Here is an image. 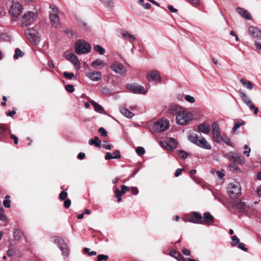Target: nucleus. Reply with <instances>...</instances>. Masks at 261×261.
<instances>
[{
  "label": "nucleus",
  "mask_w": 261,
  "mask_h": 261,
  "mask_svg": "<svg viewBox=\"0 0 261 261\" xmlns=\"http://www.w3.org/2000/svg\"><path fill=\"white\" fill-rule=\"evenodd\" d=\"M38 18L36 11H29L25 12L21 18L20 25L21 27L31 25L35 22Z\"/></svg>",
  "instance_id": "1"
},
{
  "label": "nucleus",
  "mask_w": 261,
  "mask_h": 261,
  "mask_svg": "<svg viewBox=\"0 0 261 261\" xmlns=\"http://www.w3.org/2000/svg\"><path fill=\"white\" fill-rule=\"evenodd\" d=\"M193 118V115L187 109L184 108L176 116V123L178 125H184L188 124Z\"/></svg>",
  "instance_id": "2"
},
{
  "label": "nucleus",
  "mask_w": 261,
  "mask_h": 261,
  "mask_svg": "<svg viewBox=\"0 0 261 261\" xmlns=\"http://www.w3.org/2000/svg\"><path fill=\"white\" fill-rule=\"evenodd\" d=\"M189 140L193 143L201 148L210 150L212 146L202 136H199L195 134H192L189 136Z\"/></svg>",
  "instance_id": "3"
},
{
  "label": "nucleus",
  "mask_w": 261,
  "mask_h": 261,
  "mask_svg": "<svg viewBox=\"0 0 261 261\" xmlns=\"http://www.w3.org/2000/svg\"><path fill=\"white\" fill-rule=\"evenodd\" d=\"M246 200L245 199L234 200L231 203L232 209L240 213L247 214L250 210V205L248 203V201H246Z\"/></svg>",
  "instance_id": "4"
},
{
  "label": "nucleus",
  "mask_w": 261,
  "mask_h": 261,
  "mask_svg": "<svg viewBox=\"0 0 261 261\" xmlns=\"http://www.w3.org/2000/svg\"><path fill=\"white\" fill-rule=\"evenodd\" d=\"M74 48L75 53L78 55L87 54L91 50L90 44L84 40H78Z\"/></svg>",
  "instance_id": "5"
},
{
  "label": "nucleus",
  "mask_w": 261,
  "mask_h": 261,
  "mask_svg": "<svg viewBox=\"0 0 261 261\" xmlns=\"http://www.w3.org/2000/svg\"><path fill=\"white\" fill-rule=\"evenodd\" d=\"M227 193L231 198L238 197L241 194V188L239 182L234 181L230 183L227 188Z\"/></svg>",
  "instance_id": "6"
},
{
  "label": "nucleus",
  "mask_w": 261,
  "mask_h": 261,
  "mask_svg": "<svg viewBox=\"0 0 261 261\" xmlns=\"http://www.w3.org/2000/svg\"><path fill=\"white\" fill-rule=\"evenodd\" d=\"M24 34L28 39L34 45H37L40 41V38L36 30L29 28L24 31Z\"/></svg>",
  "instance_id": "7"
},
{
  "label": "nucleus",
  "mask_w": 261,
  "mask_h": 261,
  "mask_svg": "<svg viewBox=\"0 0 261 261\" xmlns=\"http://www.w3.org/2000/svg\"><path fill=\"white\" fill-rule=\"evenodd\" d=\"M169 127V121L161 119L153 124L151 131L152 133H160L166 131L168 129Z\"/></svg>",
  "instance_id": "8"
},
{
  "label": "nucleus",
  "mask_w": 261,
  "mask_h": 261,
  "mask_svg": "<svg viewBox=\"0 0 261 261\" xmlns=\"http://www.w3.org/2000/svg\"><path fill=\"white\" fill-rule=\"evenodd\" d=\"M23 7L21 4L18 2H12L11 6L9 10L10 15L15 18H17L22 13Z\"/></svg>",
  "instance_id": "9"
},
{
  "label": "nucleus",
  "mask_w": 261,
  "mask_h": 261,
  "mask_svg": "<svg viewBox=\"0 0 261 261\" xmlns=\"http://www.w3.org/2000/svg\"><path fill=\"white\" fill-rule=\"evenodd\" d=\"M49 8L51 9V11L49 12V18L51 22L52 25L56 28L58 27L59 23V18L58 12V8L55 6L50 5Z\"/></svg>",
  "instance_id": "10"
},
{
  "label": "nucleus",
  "mask_w": 261,
  "mask_h": 261,
  "mask_svg": "<svg viewBox=\"0 0 261 261\" xmlns=\"http://www.w3.org/2000/svg\"><path fill=\"white\" fill-rule=\"evenodd\" d=\"M54 242L58 246L63 255L67 256L68 255L69 249L67 244L63 239L58 237H55Z\"/></svg>",
  "instance_id": "11"
},
{
  "label": "nucleus",
  "mask_w": 261,
  "mask_h": 261,
  "mask_svg": "<svg viewBox=\"0 0 261 261\" xmlns=\"http://www.w3.org/2000/svg\"><path fill=\"white\" fill-rule=\"evenodd\" d=\"M110 68L114 72L121 76L125 75L126 72V68L122 64L117 61L114 62L111 64Z\"/></svg>",
  "instance_id": "12"
},
{
  "label": "nucleus",
  "mask_w": 261,
  "mask_h": 261,
  "mask_svg": "<svg viewBox=\"0 0 261 261\" xmlns=\"http://www.w3.org/2000/svg\"><path fill=\"white\" fill-rule=\"evenodd\" d=\"M212 135L214 140L217 143H220L222 141V137L221 136L220 127L218 124L214 122L212 124Z\"/></svg>",
  "instance_id": "13"
},
{
  "label": "nucleus",
  "mask_w": 261,
  "mask_h": 261,
  "mask_svg": "<svg viewBox=\"0 0 261 261\" xmlns=\"http://www.w3.org/2000/svg\"><path fill=\"white\" fill-rule=\"evenodd\" d=\"M125 87L126 89L135 93L145 94L147 92L145 90L143 86L134 84H127L125 85Z\"/></svg>",
  "instance_id": "14"
},
{
  "label": "nucleus",
  "mask_w": 261,
  "mask_h": 261,
  "mask_svg": "<svg viewBox=\"0 0 261 261\" xmlns=\"http://www.w3.org/2000/svg\"><path fill=\"white\" fill-rule=\"evenodd\" d=\"M146 78L150 82H156L158 81L159 83H161L162 81V78L159 72L155 70L149 71L146 75Z\"/></svg>",
  "instance_id": "15"
},
{
  "label": "nucleus",
  "mask_w": 261,
  "mask_h": 261,
  "mask_svg": "<svg viewBox=\"0 0 261 261\" xmlns=\"http://www.w3.org/2000/svg\"><path fill=\"white\" fill-rule=\"evenodd\" d=\"M67 60H69L74 65L76 69H79L81 67L80 62L77 57L73 53L68 54L66 57Z\"/></svg>",
  "instance_id": "16"
},
{
  "label": "nucleus",
  "mask_w": 261,
  "mask_h": 261,
  "mask_svg": "<svg viewBox=\"0 0 261 261\" xmlns=\"http://www.w3.org/2000/svg\"><path fill=\"white\" fill-rule=\"evenodd\" d=\"M162 145L165 146L168 150H173L176 148L177 142L176 140L172 138H170L168 141L162 142Z\"/></svg>",
  "instance_id": "17"
},
{
  "label": "nucleus",
  "mask_w": 261,
  "mask_h": 261,
  "mask_svg": "<svg viewBox=\"0 0 261 261\" xmlns=\"http://www.w3.org/2000/svg\"><path fill=\"white\" fill-rule=\"evenodd\" d=\"M225 156L230 161L234 163H238L240 165H243L245 163L244 160L241 157V155L238 154L232 155L226 154Z\"/></svg>",
  "instance_id": "18"
},
{
  "label": "nucleus",
  "mask_w": 261,
  "mask_h": 261,
  "mask_svg": "<svg viewBox=\"0 0 261 261\" xmlns=\"http://www.w3.org/2000/svg\"><path fill=\"white\" fill-rule=\"evenodd\" d=\"M121 191H120L119 189L116 188L114 190L115 196L117 198L118 202H120L121 201V195L124 194L127 191H129V188L124 185L121 186Z\"/></svg>",
  "instance_id": "19"
},
{
  "label": "nucleus",
  "mask_w": 261,
  "mask_h": 261,
  "mask_svg": "<svg viewBox=\"0 0 261 261\" xmlns=\"http://www.w3.org/2000/svg\"><path fill=\"white\" fill-rule=\"evenodd\" d=\"M214 221V217L211 215L209 212H206L203 214V218H202V224L211 225L213 223Z\"/></svg>",
  "instance_id": "20"
},
{
  "label": "nucleus",
  "mask_w": 261,
  "mask_h": 261,
  "mask_svg": "<svg viewBox=\"0 0 261 261\" xmlns=\"http://www.w3.org/2000/svg\"><path fill=\"white\" fill-rule=\"evenodd\" d=\"M189 221L192 223L202 224V217L200 213L194 212L193 213V216L190 218Z\"/></svg>",
  "instance_id": "21"
},
{
  "label": "nucleus",
  "mask_w": 261,
  "mask_h": 261,
  "mask_svg": "<svg viewBox=\"0 0 261 261\" xmlns=\"http://www.w3.org/2000/svg\"><path fill=\"white\" fill-rule=\"evenodd\" d=\"M86 76L93 81H98L101 79V74L99 71H93L86 74Z\"/></svg>",
  "instance_id": "22"
},
{
  "label": "nucleus",
  "mask_w": 261,
  "mask_h": 261,
  "mask_svg": "<svg viewBox=\"0 0 261 261\" xmlns=\"http://www.w3.org/2000/svg\"><path fill=\"white\" fill-rule=\"evenodd\" d=\"M197 128L198 129V132L200 133H203L205 134H209L211 130L210 125L205 123H203L200 124L198 126Z\"/></svg>",
  "instance_id": "23"
},
{
  "label": "nucleus",
  "mask_w": 261,
  "mask_h": 261,
  "mask_svg": "<svg viewBox=\"0 0 261 261\" xmlns=\"http://www.w3.org/2000/svg\"><path fill=\"white\" fill-rule=\"evenodd\" d=\"M182 109L183 108L179 107L177 105L172 104L169 107L168 111L169 113L171 114H176L177 115L179 113V111L182 110Z\"/></svg>",
  "instance_id": "24"
},
{
  "label": "nucleus",
  "mask_w": 261,
  "mask_h": 261,
  "mask_svg": "<svg viewBox=\"0 0 261 261\" xmlns=\"http://www.w3.org/2000/svg\"><path fill=\"white\" fill-rule=\"evenodd\" d=\"M236 10L238 13L246 19H251V16L247 10L240 7H237Z\"/></svg>",
  "instance_id": "25"
},
{
  "label": "nucleus",
  "mask_w": 261,
  "mask_h": 261,
  "mask_svg": "<svg viewBox=\"0 0 261 261\" xmlns=\"http://www.w3.org/2000/svg\"><path fill=\"white\" fill-rule=\"evenodd\" d=\"M120 33L122 38L124 40L133 41L136 39V37L134 35L130 34L128 31L122 30L121 31Z\"/></svg>",
  "instance_id": "26"
},
{
  "label": "nucleus",
  "mask_w": 261,
  "mask_h": 261,
  "mask_svg": "<svg viewBox=\"0 0 261 261\" xmlns=\"http://www.w3.org/2000/svg\"><path fill=\"white\" fill-rule=\"evenodd\" d=\"M248 32L253 37L257 38L259 36V34H260V30L252 26H250L248 28Z\"/></svg>",
  "instance_id": "27"
},
{
  "label": "nucleus",
  "mask_w": 261,
  "mask_h": 261,
  "mask_svg": "<svg viewBox=\"0 0 261 261\" xmlns=\"http://www.w3.org/2000/svg\"><path fill=\"white\" fill-rule=\"evenodd\" d=\"M120 111L122 115L128 118H132L134 116V114L132 112L124 107L120 108Z\"/></svg>",
  "instance_id": "28"
},
{
  "label": "nucleus",
  "mask_w": 261,
  "mask_h": 261,
  "mask_svg": "<svg viewBox=\"0 0 261 261\" xmlns=\"http://www.w3.org/2000/svg\"><path fill=\"white\" fill-rule=\"evenodd\" d=\"M107 63L103 60L99 59L95 60L91 63V66L95 68H97L98 66L105 67Z\"/></svg>",
  "instance_id": "29"
},
{
  "label": "nucleus",
  "mask_w": 261,
  "mask_h": 261,
  "mask_svg": "<svg viewBox=\"0 0 261 261\" xmlns=\"http://www.w3.org/2000/svg\"><path fill=\"white\" fill-rule=\"evenodd\" d=\"M240 96L241 97L242 100L247 105L250 104L251 102V100L248 95L245 94L244 92L242 91L241 90H239L238 91Z\"/></svg>",
  "instance_id": "30"
},
{
  "label": "nucleus",
  "mask_w": 261,
  "mask_h": 261,
  "mask_svg": "<svg viewBox=\"0 0 261 261\" xmlns=\"http://www.w3.org/2000/svg\"><path fill=\"white\" fill-rule=\"evenodd\" d=\"M170 255L174 257L178 261H186L183 256L179 252L175 250H172L170 252Z\"/></svg>",
  "instance_id": "31"
},
{
  "label": "nucleus",
  "mask_w": 261,
  "mask_h": 261,
  "mask_svg": "<svg viewBox=\"0 0 261 261\" xmlns=\"http://www.w3.org/2000/svg\"><path fill=\"white\" fill-rule=\"evenodd\" d=\"M88 143L90 145H94L95 146L99 148H100L101 147V141L99 140L98 137L97 136L94 137L93 139L89 140Z\"/></svg>",
  "instance_id": "32"
},
{
  "label": "nucleus",
  "mask_w": 261,
  "mask_h": 261,
  "mask_svg": "<svg viewBox=\"0 0 261 261\" xmlns=\"http://www.w3.org/2000/svg\"><path fill=\"white\" fill-rule=\"evenodd\" d=\"M90 102L94 107L95 111L100 113H104L105 111L103 108L100 105H99V104H98L93 100L90 101Z\"/></svg>",
  "instance_id": "33"
},
{
  "label": "nucleus",
  "mask_w": 261,
  "mask_h": 261,
  "mask_svg": "<svg viewBox=\"0 0 261 261\" xmlns=\"http://www.w3.org/2000/svg\"><path fill=\"white\" fill-rule=\"evenodd\" d=\"M240 82L243 86L249 90H251L253 88V84L250 81H247L246 79L242 78L240 80Z\"/></svg>",
  "instance_id": "34"
},
{
  "label": "nucleus",
  "mask_w": 261,
  "mask_h": 261,
  "mask_svg": "<svg viewBox=\"0 0 261 261\" xmlns=\"http://www.w3.org/2000/svg\"><path fill=\"white\" fill-rule=\"evenodd\" d=\"M24 55V53L18 48H17L15 50V54L14 55V58L17 59L19 57H22Z\"/></svg>",
  "instance_id": "35"
},
{
  "label": "nucleus",
  "mask_w": 261,
  "mask_h": 261,
  "mask_svg": "<svg viewBox=\"0 0 261 261\" xmlns=\"http://www.w3.org/2000/svg\"><path fill=\"white\" fill-rule=\"evenodd\" d=\"M176 153L180 158L185 159L188 157V154L184 150H177Z\"/></svg>",
  "instance_id": "36"
},
{
  "label": "nucleus",
  "mask_w": 261,
  "mask_h": 261,
  "mask_svg": "<svg viewBox=\"0 0 261 261\" xmlns=\"http://www.w3.org/2000/svg\"><path fill=\"white\" fill-rule=\"evenodd\" d=\"M93 48L95 51L98 52L100 55H103L106 52L105 49L98 45H95Z\"/></svg>",
  "instance_id": "37"
},
{
  "label": "nucleus",
  "mask_w": 261,
  "mask_h": 261,
  "mask_svg": "<svg viewBox=\"0 0 261 261\" xmlns=\"http://www.w3.org/2000/svg\"><path fill=\"white\" fill-rule=\"evenodd\" d=\"M10 197L9 195H7L5 197V199L3 201V204L5 207L9 208L11 206V201L10 200Z\"/></svg>",
  "instance_id": "38"
},
{
  "label": "nucleus",
  "mask_w": 261,
  "mask_h": 261,
  "mask_svg": "<svg viewBox=\"0 0 261 261\" xmlns=\"http://www.w3.org/2000/svg\"><path fill=\"white\" fill-rule=\"evenodd\" d=\"M22 233L19 230H15L13 232L14 239L15 240H19L20 239Z\"/></svg>",
  "instance_id": "39"
},
{
  "label": "nucleus",
  "mask_w": 261,
  "mask_h": 261,
  "mask_svg": "<svg viewBox=\"0 0 261 261\" xmlns=\"http://www.w3.org/2000/svg\"><path fill=\"white\" fill-rule=\"evenodd\" d=\"M0 39L1 40L5 41H9L10 40V36L7 33H2L0 35Z\"/></svg>",
  "instance_id": "40"
},
{
  "label": "nucleus",
  "mask_w": 261,
  "mask_h": 261,
  "mask_svg": "<svg viewBox=\"0 0 261 261\" xmlns=\"http://www.w3.org/2000/svg\"><path fill=\"white\" fill-rule=\"evenodd\" d=\"M105 6L112 7L113 6L112 0H99Z\"/></svg>",
  "instance_id": "41"
},
{
  "label": "nucleus",
  "mask_w": 261,
  "mask_h": 261,
  "mask_svg": "<svg viewBox=\"0 0 261 261\" xmlns=\"http://www.w3.org/2000/svg\"><path fill=\"white\" fill-rule=\"evenodd\" d=\"M244 124V122H238L237 123H236L233 127L232 129V133H234L242 125Z\"/></svg>",
  "instance_id": "42"
},
{
  "label": "nucleus",
  "mask_w": 261,
  "mask_h": 261,
  "mask_svg": "<svg viewBox=\"0 0 261 261\" xmlns=\"http://www.w3.org/2000/svg\"><path fill=\"white\" fill-rule=\"evenodd\" d=\"M231 240V245L233 246H236L240 243V239L236 236H232Z\"/></svg>",
  "instance_id": "43"
},
{
  "label": "nucleus",
  "mask_w": 261,
  "mask_h": 261,
  "mask_svg": "<svg viewBox=\"0 0 261 261\" xmlns=\"http://www.w3.org/2000/svg\"><path fill=\"white\" fill-rule=\"evenodd\" d=\"M136 151L138 155L141 156L144 154L145 149L143 147H138L136 149Z\"/></svg>",
  "instance_id": "44"
},
{
  "label": "nucleus",
  "mask_w": 261,
  "mask_h": 261,
  "mask_svg": "<svg viewBox=\"0 0 261 261\" xmlns=\"http://www.w3.org/2000/svg\"><path fill=\"white\" fill-rule=\"evenodd\" d=\"M185 99L190 103H194L195 101V98L190 95H186Z\"/></svg>",
  "instance_id": "45"
},
{
  "label": "nucleus",
  "mask_w": 261,
  "mask_h": 261,
  "mask_svg": "<svg viewBox=\"0 0 261 261\" xmlns=\"http://www.w3.org/2000/svg\"><path fill=\"white\" fill-rule=\"evenodd\" d=\"M84 252L88 254V255L89 256H93V255H95L96 254V251H90V249L89 248H84Z\"/></svg>",
  "instance_id": "46"
},
{
  "label": "nucleus",
  "mask_w": 261,
  "mask_h": 261,
  "mask_svg": "<svg viewBox=\"0 0 261 261\" xmlns=\"http://www.w3.org/2000/svg\"><path fill=\"white\" fill-rule=\"evenodd\" d=\"M109 258V256L107 255L100 254L97 256V261H102V260H106Z\"/></svg>",
  "instance_id": "47"
},
{
  "label": "nucleus",
  "mask_w": 261,
  "mask_h": 261,
  "mask_svg": "<svg viewBox=\"0 0 261 261\" xmlns=\"http://www.w3.org/2000/svg\"><path fill=\"white\" fill-rule=\"evenodd\" d=\"M98 132L103 137H107L108 135L107 130L103 127H100Z\"/></svg>",
  "instance_id": "48"
},
{
  "label": "nucleus",
  "mask_w": 261,
  "mask_h": 261,
  "mask_svg": "<svg viewBox=\"0 0 261 261\" xmlns=\"http://www.w3.org/2000/svg\"><path fill=\"white\" fill-rule=\"evenodd\" d=\"M102 93L105 95H110L111 94V90L106 87H102L101 90Z\"/></svg>",
  "instance_id": "49"
},
{
  "label": "nucleus",
  "mask_w": 261,
  "mask_h": 261,
  "mask_svg": "<svg viewBox=\"0 0 261 261\" xmlns=\"http://www.w3.org/2000/svg\"><path fill=\"white\" fill-rule=\"evenodd\" d=\"M63 75L67 79H71L74 76V74L72 72L68 73L67 72H64Z\"/></svg>",
  "instance_id": "50"
},
{
  "label": "nucleus",
  "mask_w": 261,
  "mask_h": 261,
  "mask_svg": "<svg viewBox=\"0 0 261 261\" xmlns=\"http://www.w3.org/2000/svg\"><path fill=\"white\" fill-rule=\"evenodd\" d=\"M67 193L65 191H62L60 193V195H59V198L60 199V200H65L67 196Z\"/></svg>",
  "instance_id": "51"
},
{
  "label": "nucleus",
  "mask_w": 261,
  "mask_h": 261,
  "mask_svg": "<svg viewBox=\"0 0 261 261\" xmlns=\"http://www.w3.org/2000/svg\"><path fill=\"white\" fill-rule=\"evenodd\" d=\"M113 156L114 157V159H120L121 158V154H120L119 150H118V149L116 150L113 152Z\"/></svg>",
  "instance_id": "52"
},
{
  "label": "nucleus",
  "mask_w": 261,
  "mask_h": 261,
  "mask_svg": "<svg viewBox=\"0 0 261 261\" xmlns=\"http://www.w3.org/2000/svg\"><path fill=\"white\" fill-rule=\"evenodd\" d=\"M65 89L67 91L70 93H72L74 91V88L72 85H68L65 86Z\"/></svg>",
  "instance_id": "53"
},
{
  "label": "nucleus",
  "mask_w": 261,
  "mask_h": 261,
  "mask_svg": "<svg viewBox=\"0 0 261 261\" xmlns=\"http://www.w3.org/2000/svg\"><path fill=\"white\" fill-rule=\"evenodd\" d=\"M103 148L107 150H110L112 148V146L108 143L107 141H104L102 145Z\"/></svg>",
  "instance_id": "54"
},
{
  "label": "nucleus",
  "mask_w": 261,
  "mask_h": 261,
  "mask_svg": "<svg viewBox=\"0 0 261 261\" xmlns=\"http://www.w3.org/2000/svg\"><path fill=\"white\" fill-rule=\"evenodd\" d=\"M239 245V246H238V248L244 251H247L248 249L247 248L245 247V244L243 243H239L238 244Z\"/></svg>",
  "instance_id": "55"
},
{
  "label": "nucleus",
  "mask_w": 261,
  "mask_h": 261,
  "mask_svg": "<svg viewBox=\"0 0 261 261\" xmlns=\"http://www.w3.org/2000/svg\"><path fill=\"white\" fill-rule=\"evenodd\" d=\"M71 205V201L70 199H66L64 202L65 207L68 208Z\"/></svg>",
  "instance_id": "56"
},
{
  "label": "nucleus",
  "mask_w": 261,
  "mask_h": 261,
  "mask_svg": "<svg viewBox=\"0 0 261 261\" xmlns=\"http://www.w3.org/2000/svg\"><path fill=\"white\" fill-rule=\"evenodd\" d=\"M168 8L169 10L172 13H177V10L173 7V6L171 5H169L168 6Z\"/></svg>",
  "instance_id": "57"
},
{
  "label": "nucleus",
  "mask_w": 261,
  "mask_h": 261,
  "mask_svg": "<svg viewBox=\"0 0 261 261\" xmlns=\"http://www.w3.org/2000/svg\"><path fill=\"white\" fill-rule=\"evenodd\" d=\"M105 159L106 160H110V159H114V157L111 153L107 152L106 154V156H105Z\"/></svg>",
  "instance_id": "58"
},
{
  "label": "nucleus",
  "mask_w": 261,
  "mask_h": 261,
  "mask_svg": "<svg viewBox=\"0 0 261 261\" xmlns=\"http://www.w3.org/2000/svg\"><path fill=\"white\" fill-rule=\"evenodd\" d=\"M79 25L83 29L85 30H87V24L85 22L81 20L79 22Z\"/></svg>",
  "instance_id": "59"
},
{
  "label": "nucleus",
  "mask_w": 261,
  "mask_h": 261,
  "mask_svg": "<svg viewBox=\"0 0 261 261\" xmlns=\"http://www.w3.org/2000/svg\"><path fill=\"white\" fill-rule=\"evenodd\" d=\"M222 140L224 141V143H225L228 145H230V146L231 145L232 143L229 139H228V138L223 139L222 138Z\"/></svg>",
  "instance_id": "60"
},
{
  "label": "nucleus",
  "mask_w": 261,
  "mask_h": 261,
  "mask_svg": "<svg viewBox=\"0 0 261 261\" xmlns=\"http://www.w3.org/2000/svg\"><path fill=\"white\" fill-rule=\"evenodd\" d=\"M182 172V170L180 168H178L176 170L175 173V176L176 177L179 176Z\"/></svg>",
  "instance_id": "61"
},
{
  "label": "nucleus",
  "mask_w": 261,
  "mask_h": 261,
  "mask_svg": "<svg viewBox=\"0 0 261 261\" xmlns=\"http://www.w3.org/2000/svg\"><path fill=\"white\" fill-rule=\"evenodd\" d=\"M132 192L134 195L138 194L139 191L138 189L136 187H132L131 189Z\"/></svg>",
  "instance_id": "62"
},
{
  "label": "nucleus",
  "mask_w": 261,
  "mask_h": 261,
  "mask_svg": "<svg viewBox=\"0 0 261 261\" xmlns=\"http://www.w3.org/2000/svg\"><path fill=\"white\" fill-rule=\"evenodd\" d=\"M182 252L185 255H190L191 251L190 250H188L186 249H183L182 250Z\"/></svg>",
  "instance_id": "63"
},
{
  "label": "nucleus",
  "mask_w": 261,
  "mask_h": 261,
  "mask_svg": "<svg viewBox=\"0 0 261 261\" xmlns=\"http://www.w3.org/2000/svg\"><path fill=\"white\" fill-rule=\"evenodd\" d=\"M11 138L14 140L15 144H18V138L15 135L13 134L11 135Z\"/></svg>",
  "instance_id": "64"
}]
</instances>
